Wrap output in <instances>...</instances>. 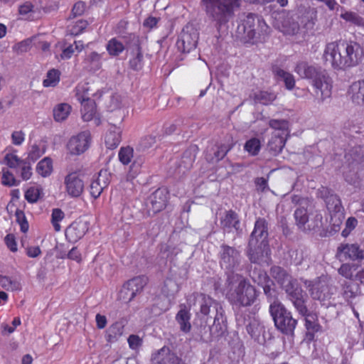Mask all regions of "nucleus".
I'll return each mask as SVG.
<instances>
[{"mask_svg": "<svg viewBox=\"0 0 364 364\" xmlns=\"http://www.w3.org/2000/svg\"><path fill=\"white\" fill-rule=\"evenodd\" d=\"M322 58L335 70L346 71L364 60V46L353 40L339 39L327 43Z\"/></svg>", "mask_w": 364, "mask_h": 364, "instance_id": "f257e3e1", "label": "nucleus"}, {"mask_svg": "<svg viewBox=\"0 0 364 364\" xmlns=\"http://www.w3.org/2000/svg\"><path fill=\"white\" fill-rule=\"evenodd\" d=\"M294 72L300 77L311 80L315 92L321 99L324 100L331 96L333 81L325 70L306 61H300L296 63Z\"/></svg>", "mask_w": 364, "mask_h": 364, "instance_id": "f03ea898", "label": "nucleus"}, {"mask_svg": "<svg viewBox=\"0 0 364 364\" xmlns=\"http://www.w3.org/2000/svg\"><path fill=\"white\" fill-rule=\"evenodd\" d=\"M206 15L215 22L218 31L235 16L240 7V0H202Z\"/></svg>", "mask_w": 364, "mask_h": 364, "instance_id": "7ed1b4c3", "label": "nucleus"}, {"mask_svg": "<svg viewBox=\"0 0 364 364\" xmlns=\"http://www.w3.org/2000/svg\"><path fill=\"white\" fill-rule=\"evenodd\" d=\"M296 224L303 231H311L322 226L323 216L312 204L298 207L294 213Z\"/></svg>", "mask_w": 364, "mask_h": 364, "instance_id": "20e7f679", "label": "nucleus"}, {"mask_svg": "<svg viewBox=\"0 0 364 364\" xmlns=\"http://www.w3.org/2000/svg\"><path fill=\"white\" fill-rule=\"evenodd\" d=\"M257 291L248 279H241L237 285L229 290L227 294L228 300L235 305L247 306L252 305L257 299Z\"/></svg>", "mask_w": 364, "mask_h": 364, "instance_id": "39448f33", "label": "nucleus"}, {"mask_svg": "<svg viewBox=\"0 0 364 364\" xmlns=\"http://www.w3.org/2000/svg\"><path fill=\"white\" fill-rule=\"evenodd\" d=\"M346 159L349 171L344 172L345 179L350 183H355L358 178V172L364 168V146L353 147L346 155Z\"/></svg>", "mask_w": 364, "mask_h": 364, "instance_id": "423d86ee", "label": "nucleus"}, {"mask_svg": "<svg viewBox=\"0 0 364 364\" xmlns=\"http://www.w3.org/2000/svg\"><path fill=\"white\" fill-rule=\"evenodd\" d=\"M305 284L314 299L324 301L330 299L333 294L334 287L331 278L326 275H321L313 281L306 282Z\"/></svg>", "mask_w": 364, "mask_h": 364, "instance_id": "0eeeda50", "label": "nucleus"}, {"mask_svg": "<svg viewBox=\"0 0 364 364\" xmlns=\"http://www.w3.org/2000/svg\"><path fill=\"white\" fill-rule=\"evenodd\" d=\"M244 33L250 40L257 42L262 35L267 33L269 29L266 23L254 14H248L243 21Z\"/></svg>", "mask_w": 364, "mask_h": 364, "instance_id": "6e6552de", "label": "nucleus"}, {"mask_svg": "<svg viewBox=\"0 0 364 364\" xmlns=\"http://www.w3.org/2000/svg\"><path fill=\"white\" fill-rule=\"evenodd\" d=\"M218 258L220 267L230 272H233L240 262V252L235 247L226 244L220 245Z\"/></svg>", "mask_w": 364, "mask_h": 364, "instance_id": "1a4fd4ad", "label": "nucleus"}, {"mask_svg": "<svg viewBox=\"0 0 364 364\" xmlns=\"http://www.w3.org/2000/svg\"><path fill=\"white\" fill-rule=\"evenodd\" d=\"M65 191L70 198L80 197L84 191V181L80 171L69 172L64 178Z\"/></svg>", "mask_w": 364, "mask_h": 364, "instance_id": "9d476101", "label": "nucleus"}, {"mask_svg": "<svg viewBox=\"0 0 364 364\" xmlns=\"http://www.w3.org/2000/svg\"><path fill=\"white\" fill-rule=\"evenodd\" d=\"M91 139V134L89 131L81 132L69 139L67 149L70 154L80 155L87 150Z\"/></svg>", "mask_w": 364, "mask_h": 364, "instance_id": "9b49d317", "label": "nucleus"}, {"mask_svg": "<svg viewBox=\"0 0 364 364\" xmlns=\"http://www.w3.org/2000/svg\"><path fill=\"white\" fill-rule=\"evenodd\" d=\"M337 257L340 260H352L360 262L364 259V250L358 244H341L337 248Z\"/></svg>", "mask_w": 364, "mask_h": 364, "instance_id": "f8f14e48", "label": "nucleus"}, {"mask_svg": "<svg viewBox=\"0 0 364 364\" xmlns=\"http://www.w3.org/2000/svg\"><path fill=\"white\" fill-rule=\"evenodd\" d=\"M274 26L285 35H294L299 28V24L296 22L289 12H282L275 18Z\"/></svg>", "mask_w": 364, "mask_h": 364, "instance_id": "ddd939ff", "label": "nucleus"}, {"mask_svg": "<svg viewBox=\"0 0 364 364\" xmlns=\"http://www.w3.org/2000/svg\"><path fill=\"white\" fill-rule=\"evenodd\" d=\"M200 311L201 315L206 316L207 318H223L225 314V311L219 302L210 297L205 296L200 305Z\"/></svg>", "mask_w": 364, "mask_h": 364, "instance_id": "4468645a", "label": "nucleus"}, {"mask_svg": "<svg viewBox=\"0 0 364 364\" xmlns=\"http://www.w3.org/2000/svg\"><path fill=\"white\" fill-rule=\"evenodd\" d=\"M88 228L87 222L75 220L65 229V237L70 242H76L85 235Z\"/></svg>", "mask_w": 364, "mask_h": 364, "instance_id": "2eb2a0df", "label": "nucleus"}, {"mask_svg": "<svg viewBox=\"0 0 364 364\" xmlns=\"http://www.w3.org/2000/svg\"><path fill=\"white\" fill-rule=\"evenodd\" d=\"M318 194L324 200L330 212L338 213L343 208L340 198L329 188L321 186L318 191Z\"/></svg>", "mask_w": 364, "mask_h": 364, "instance_id": "dca6fc26", "label": "nucleus"}, {"mask_svg": "<svg viewBox=\"0 0 364 364\" xmlns=\"http://www.w3.org/2000/svg\"><path fill=\"white\" fill-rule=\"evenodd\" d=\"M110 183V174L106 170H101L96 179L92 181L90 186V193L91 196L97 199L102 194L103 190Z\"/></svg>", "mask_w": 364, "mask_h": 364, "instance_id": "f3484780", "label": "nucleus"}, {"mask_svg": "<svg viewBox=\"0 0 364 364\" xmlns=\"http://www.w3.org/2000/svg\"><path fill=\"white\" fill-rule=\"evenodd\" d=\"M198 40V34L196 31L190 33L183 29L177 40L176 46L181 52L189 53L196 48Z\"/></svg>", "mask_w": 364, "mask_h": 364, "instance_id": "a211bd4d", "label": "nucleus"}, {"mask_svg": "<svg viewBox=\"0 0 364 364\" xmlns=\"http://www.w3.org/2000/svg\"><path fill=\"white\" fill-rule=\"evenodd\" d=\"M268 223L263 218H258L255 223L253 231L251 233L249 246L257 245L259 240H267Z\"/></svg>", "mask_w": 364, "mask_h": 364, "instance_id": "6ab92c4d", "label": "nucleus"}, {"mask_svg": "<svg viewBox=\"0 0 364 364\" xmlns=\"http://www.w3.org/2000/svg\"><path fill=\"white\" fill-rule=\"evenodd\" d=\"M169 199V191L166 188L156 189L150 196L152 209L154 212H159L167 206Z\"/></svg>", "mask_w": 364, "mask_h": 364, "instance_id": "aec40b11", "label": "nucleus"}, {"mask_svg": "<svg viewBox=\"0 0 364 364\" xmlns=\"http://www.w3.org/2000/svg\"><path fill=\"white\" fill-rule=\"evenodd\" d=\"M269 252L268 240L261 241L257 247L256 245L249 246L248 255L253 263H260L264 257H269Z\"/></svg>", "mask_w": 364, "mask_h": 364, "instance_id": "412c9836", "label": "nucleus"}, {"mask_svg": "<svg viewBox=\"0 0 364 364\" xmlns=\"http://www.w3.org/2000/svg\"><path fill=\"white\" fill-rule=\"evenodd\" d=\"M152 360L155 364H182L181 359L166 346L158 350Z\"/></svg>", "mask_w": 364, "mask_h": 364, "instance_id": "4be33fe9", "label": "nucleus"}, {"mask_svg": "<svg viewBox=\"0 0 364 364\" xmlns=\"http://www.w3.org/2000/svg\"><path fill=\"white\" fill-rule=\"evenodd\" d=\"M220 226L228 232L232 229L238 230L240 226L238 214L232 210L225 211L224 215L220 218Z\"/></svg>", "mask_w": 364, "mask_h": 364, "instance_id": "5701e85b", "label": "nucleus"}, {"mask_svg": "<svg viewBox=\"0 0 364 364\" xmlns=\"http://www.w3.org/2000/svg\"><path fill=\"white\" fill-rule=\"evenodd\" d=\"M287 136L274 132L271 139L268 141L267 149L269 153L274 156L279 155L285 146Z\"/></svg>", "mask_w": 364, "mask_h": 364, "instance_id": "b1692460", "label": "nucleus"}, {"mask_svg": "<svg viewBox=\"0 0 364 364\" xmlns=\"http://www.w3.org/2000/svg\"><path fill=\"white\" fill-rule=\"evenodd\" d=\"M122 141L121 129L117 126H111L105 136V146L109 149H116Z\"/></svg>", "mask_w": 364, "mask_h": 364, "instance_id": "393cba45", "label": "nucleus"}, {"mask_svg": "<svg viewBox=\"0 0 364 364\" xmlns=\"http://www.w3.org/2000/svg\"><path fill=\"white\" fill-rule=\"evenodd\" d=\"M348 95L353 102L364 105V80L353 82L348 88Z\"/></svg>", "mask_w": 364, "mask_h": 364, "instance_id": "a878e982", "label": "nucleus"}, {"mask_svg": "<svg viewBox=\"0 0 364 364\" xmlns=\"http://www.w3.org/2000/svg\"><path fill=\"white\" fill-rule=\"evenodd\" d=\"M360 262H346L341 265L338 272L342 277L349 279V281H353V279H355L356 273L360 270Z\"/></svg>", "mask_w": 364, "mask_h": 364, "instance_id": "bb28decb", "label": "nucleus"}, {"mask_svg": "<svg viewBox=\"0 0 364 364\" xmlns=\"http://www.w3.org/2000/svg\"><path fill=\"white\" fill-rule=\"evenodd\" d=\"M360 293V287L354 281H345L341 284V294L346 301L355 298Z\"/></svg>", "mask_w": 364, "mask_h": 364, "instance_id": "cd10ccee", "label": "nucleus"}, {"mask_svg": "<svg viewBox=\"0 0 364 364\" xmlns=\"http://www.w3.org/2000/svg\"><path fill=\"white\" fill-rule=\"evenodd\" d=\"M269 313L272 318H293L291 312L279 301L270 304Z\"/></svg>", "mask_w": 364, "mask_h": 364, "instance_id": "c85d7f7f", "label": "nucleus"}, {"mask_svg": "<svg viewBox=\"0 0 364 364\" xmlns=\"http://www.w3.org/2000/svg\"><path fill=\"white\" fill-rule=\"evenodd\" d=\"M282 289H284L291 301L304 296V291L297 280L295 279L292 278Z\"/></svg>", "mask_w": 364, "mask_h": 364, "instance_id": "c756f323", "label": "nucleus"}, {"mask_svg": "<svg viewBox=\"0 0 364 364\" xmlns=\"http://www.w3.org/2000/svg\"><path fill=\"white\" fill-rule=\"evenodd\" d=\"M125 282L127 283V287H129L131 290L134 291L136 296L142 292L144 287L147 285L149 282V277L146 275H139Z\"/></svg>", "mask_w": 364, "mask_h": 364, "instance_id": "7c9ffc66", "label": "nucleus"}, {"mask_svg": "<svg viewBox=\"0 0 364 364\" xmlns=\"http://www.w3.org/2000/svg\"><path fill=\"white\" fill-rule=\"evenodd\" d=\"M215 146L216 149L214 150L213 156L208 154L205 156V159L208 162H218L224 159L227 154L232 149L233 145L220 144H217Z\"/></svg>", "mask_w": 364, "mask_h": 364, "instance_id": "2f4dec72", "label": "nucleus"}, {"mask_svg": "<svg viewBox=\"0 0 364 364\" xmlns=\"http://www.w3.org/2000/svg\"><path fill=\"white\" fill-rule=\"evenodd\" d=\"M270 274L282 288L292 279V277L279 266L272 267Z\"/></svg>", "mask_w": 364, "mask_h": 364, "instance_id": "473e14b6", "label": "nucleus"}, {"mask_svg": "<svg viewBox=\"0 0 364 364\" xmlns=\"http://www.w3.org/2000/svg\"><path fill=\"white\" fill-rule=\"evenodd\" d=\"M82 118L85 122L92 119L96 113V103L94 100L90 99L80 102Z\"/></svg>", "mask_w": 364, "mask_h": 364, "instance_id": "72a5a7b5", "label": "nucleus"}, {"mask_svg": "<svg viewBox=\"0 0 364 364\" xmlns=\"http://www.w3.org/2000/svg\"><path fill=\"white\" fill-rule=\"evenodd\" d=\"M124 324L119 321H115L106 331V340L109 343H114L123 334Z\"/></svg>", "mask_w": 364, "mask_h": 364, "instance_id": "f704fd0d", "label": "nucleus"}, {"mask_svg": "<svg viewBox=\"0 0 364 364\" xmlns=\"http://www.w3.org/2000/svg\"><path fill=\"white\" fill-rule=\"evenodd\" d=\"M273 73L279 78L282 79L285 85V87L291 90L295 86V79L292 74L287 72L278 67L272 69Z\"/></svg>", "mask_w": 364, "mask_h": 364, "instance_id": "c9c22d12", "label": "nucleus"}, {"mask_svg": "<svg viewBox=\"0 0 364 364\" xmlns=\"http://www.w3.org/2000/svg\"><path fill=\"white\" fill-rule=\"evenodd\" d=\"M61 73L59 70L52 68L46 74V78L43 80L44 87H56L60 80Z\"/></svg>", "mask_w": 364, "mask_h": 364, "instance_id": "e433bc0d", "label": "nucleus"}, {"mask_svg": "<svg viewBox=\"0 0 364 364\" xmlns=\"http://www.w3.org/2000/svg\"><path fill=\"white\" fill-rule=\"evenodd\" d=\"M277 328L282 333L293 334L297 320H273Z\"/></svg>", "mask_w": 364, "mask_h": 364, "instance_id": "4c0bfd02", "label": "nucleus"}, {"mask_svg": "<svg viewBox=\"0 0 364 364\" xmlns=\"http://www.w3.org/2000/svg\"><path fill=\"white\" fill-rule=\"evenodd\" d=\"M125 49V47L122 42L119 41L117 38H112L108 41L106 45V50L109 55L118 56Z\"/></svg>", "mask_w": 364, "mask_h": 364, "instance_id": "58836bf2", "label": "nucleus"}, {"mask_svg": "<svg viewBox=\"0 0 364 364\" xmlns=\"http://www.w3.org/2000/svg\"><path fill=\"white\" fill-rule=\"evenodd\" d=\"M0 286L6 290L11 291H21L22 289L19 280L2 275H0Z\"/></svg>", "mask_w": 364, "mask_h": 364, "instance_id": "ea45409f", "label": "nucleus"}, {"mask_svg": "<svg viewBox=\"0 0 364 364\" xmlns=\"http://www.w3.org/2000/svg\"><path fill=\"white\" fill-rule=\"evenodd\" d=\"M72 107L67 103H60L53 109V117L55 121L65 120L71 112Z\"/></svg>", "mask_w": 364, "mask_h": 364, "instance_id": "a19ab883", "label": "nucleus"}, {"mask_svg": "<svg viewBox=\"0 0 364 364\" xmlns=\"http://www.w3.org/2000/svg\"><path fill=\"white\" fill-rule=\"evenodd\" d=\"M269 126L274 129V132L284 136L289 134V121L287 119H272L269 121Z\"/></svg>", "mask_w": 364, "mask_h": 364, "instance_id": "79ce46f5", "label": "nucleus"}, {"mask_svg": "<svg viewBox=\"0 0 364 364\" xmlns=\"http://www.w3.org/2000/svg\"><path fill=\"white\" fill-rule=\"evenodd\" d=\"M37 173L43 177H47L53 172V161L48 157L41 160L36 166Z\"/></svg>", "mask_w": 364, "mask_h": 364, "instance_id": "37998d69", "label": "nucleus"}, {"mask_svg": "<svg viewBox=\"0 0 364 364\" xmlns=\"http://www.w3.org/2000/svg\"><path fill=\"white\" fill-rule=\"evenodd\" d=\"M88 22L85 20H77L68 27V34L72 36H77L82 34L87 27Z\"/></svg>", "mask_w": 364, "mask_h": 364, "instance_id": "c03bdc74", "label": "nucleus"}, {"mask_svg": "<svg viewBox=\"0 0 364 364\" xmlns=\"http://www.w3.org/2000/svg\"><path fill=\"white\" fill-rule=\"evenodd\" d=\"M135 297V293L132 291L129 287H127V283L124 282L117 293V300L127 304Z\"/></svg>", "mask_w": 364, "mask_h": 364, "instance_id": "a18cd8bd", "label": "nucleus"}, {"mask_svg": "<svg viewBox=\"0 0 364 364\" xmlns=\"http://www.w3.org/2000/svg\"><path fill=\"white\" fill-rule=\"evenodd\" d=\"M318 320H305V326L306 328V338L309 341L314 340L315 333L320 331L321 326L318 322Z\"/></svg>", "mask_w": 364, "mask_h": 364, "instance_id": "49530a36", "label": "nucleus"}, {"mask_svg": "<svg viewBox=\"0 0 364 364\" xmlns=\"http://www.w3.org/2000/svg\"><path fill=\"white\" fill-rule=\"evenodd\" d=\"M244 149L252 156H257L261 149L260 140L255 137L250 139L245 142Z\"/></svg>", "mask_w": 364, "mask_h": 364, "instance_id": "de8ad7c7", "label": "nucleus"}, {"mask_svg": "<svg viewBox=\"0 0 364 364\" xmlns=\"http://www.w3.org/2000/svg\"><path fill=\"white\" fill-rule=\"evenodd\" d=\"M104 53H98L95 51L91 52L85 58V63L92 69L99 70L102 66V55Z\"/></svg>", "mask_w": 364, "mask_h": 364, "instance_id": "09e8293b", "label": "nucleus"}, {"mask_svg": "<svg viewBox=\"0 0 364 364\" xmlns=\"http://www.w3.org/2000/svg\"><path fill=\"white\" fill-rule=\"evenodd\" d=\"M90 91V89L88 83H79L75 87V96L77 100L80 102L91 99L90 97L91 95Z\"/></svg>", "mask_w": 364, "mask_h": 364, "instance_id": "8fccbe9b", "label": "nucleus"}, {"mask_svg": "<svg viewBox=\"0 0 364 364\" xmlns=\"http://www.w3.org/2000/svg\"><path fill=\"white\" fill-rule=\"evenodd\" d=\"M277 99V95L272 92L259 91L255 95V100L262 105H268Z\"/></svg>", "mask_w": 364, "mask_h": 364, "instance_id": "3c124183", "label": "nucleus"}, {"mask_svg": "<svg viewBox=\"0 0 364 364\" xmlns=\"http://www.w3.org/2000/svg\"><path fill=\"white\" fill-rule=\"evenodd\" d=\"M64 212L58 208H53L51 213L50 223L55 232H58L61 230L60 223L65 218Z\"/></svg>", "mask_w": 364, "mask_h": 364, "instance_id": "603ef678", "label": "nucleus"}, {"mask_svg": "<svg viewBox=\"0 0 364 364\" xmlns=\"http://www.w3.org/2000/svg\"><path fill=\"white\" fill-rule=\"evenodd\" d=\"M246 328L250 336L255 340L258 339L261 333L264 331V326L261 325L259 320H251L247 325Z\"/></svg>", "mask_w": 364, "mask_h": 364, "instance_id": "864d4df0", "label": "nucleus"}, {"mask_svg": "<svg viewBox=\"0 0 364 364\" xmlns=\"http://www.w3.org/2000/svg\"><path fill=\"white\" fill-rule=\"evenodd\" d=\"M134 156V149L129 146L120 148L118 154L119 161L124 165H128Z\"/></svg>", "mask_w": 364, "mask_h": 364, "instance_id": "5fc2aeb1", "label": "nucleus"}, {"mask_svg": "<svg viewBox=\"0 0 364 364\" xmlns=\"http://www.w3.org/2000/svg\"><path fill=\"white\" fill-rule=\"evenodd\" d=\"M294 304V307L298 311L299 314L304 317L305 318H307L309 317H313L314 314L313 313L310 312L306 304L305 301L304 299V296L301 298H298L296 299H294L291 301Z\"/></svg>", "mask_w": 364, "mask_h": 364, "instance_id": "6e6d98bb", "label": "nucleus"}, {"mask_svg": "<svg viewBox=\"0 0 364 364\" xmlns=\"http://www.w3.org/2000/svg\"><path fill=\"white\" fill-rule=\"evenodd\" d=\"M341 18L358 26L364 24V19L355 12L345 11L341 14Z\"/></svg>", "mask_w": 364, "mask_h": 364, "instance_id": "4d7b16f0", "label": "nucleus"}, {"mask_svg": "<svg viewBox=\"0 0 364 364\" xmlns=\"http://www.w3.org/2000/svg\"><path fill=\"white\" fill-rule=\"evenodd\" d=\"M1 183L8 187L18 186L20 181H18L14 174L7 168H3L1 171Z\"/></svg>", "mask_w": 364, "mask_h": 364, "instance_id": "13d9d810", "label": "nucleus"}, {"mask_svg": "<svg viewBox=\"0 0 364 364\" xmlns=\"http://www.w3.org/2000/svg\"><path fill=\"white\" fill-rule=\"evenodd\" d=\"M42 193V188L31 186L25 192V199L30 203H34L38 200Z\"/></svg>", "mask_w": 364, "mask_h": 364, "instance_id": "bf43d9fd", "label": "nucleus"}, {"mask_svg": "<svg viewBox=\"0 0 364 364\" xmlns=\"http://www.w3.org/2000/svg\"><path fill=\"white\" fill-rule=\"evenodd\" d=\"M161 291L166 296L173 294L175 291H178L176 282L171 278H166L164 282Z\"/></svg>", "mask_w": 364, "mask_h": 364, "instance_id": "052dcab7", "label": "nucleus"}, {"mask_svg": "<svg viewBox=\"0 0 364 364\" xmlns=\"http://www.w3.org/2000/svg\"><path fill=\"white\" fill-rule=\"evenodd\" d=\"M129 66L134 70H139L143 67V53L140 47L137 48L136 56L129 60Z\"/></svg>", "mask_w": 364, "mask_h": 364, "instance_id": "680f3d73", "label": "nucleus"}, {"mask_svg": "<svg viewBox=\"0 0 364 364\" xmlns=\"http://www.w3.org/2000/svg\"><path fill=\"white\" fill-rule=\"evenodd\" d=\"M45 153V149L38 144H33L31 146L28 153V159L36 161Z\"/></svg>", "mask_w": 364, "mask_h": 364, "instance_id": "e2e57ef3", "label": "nucleus"}, {"mask_svg": "<svg viewBox=\"0 0 364 364\" xmlns=\"http://www.w3.org/2000/svg\"><path fill=\"white\" fill-rule=\"evenodd\" d=\"M16 222L19 224L21 232H26L28 230V223L23 210L17 209L15 213Z\"/></svg>", "mask_w": 364, "mask_h": 364, "instance_id": "0e129e2a", "label": "nucleus"}, {"mask_svg": "<svg viewBox=\"0 0 364 364\" xmlns=\"http://www.w3.org/2000/svg\"><path fill=\"white\" fill-rule=\"evenodd\" d=\"M4 161L6 165L10 168H16L23 161L13 153L6 154L4 156Z\"/></svg>", "mask_w": 364, "mask_h": 364, "instance_id": "69168bd1", "label": "nucleus"}, {"mask_svg": "<svg viewBox=\"0 0 364 364\" xmlns=\"http://www.w3.org/2000/svg\"><path fill=\"white\" fill-rule=\"evenodd\" d=\"M19 166H21V177L23 181H28L32 176V168L31 165L26 162L23 161Z\"/></svg>", "mask_w": 364, "mask_h": 364, "instance_id": "338daca9", "label": "nucleus"}, {"mask_svg": "<svg viewBox=\"0 0 364 364\" xmlns=\"http://www.w3.org/2000/svg\"><path fill=\"white\" fill-rule=\"evenodd\" d=\"M156 141V136L152 135L145 136L140 140L139 146L142 149H149L151 147Z\"/></svg>", "mask_w": 364, "mask_h": 364, "instance_id": "774afa93", "label": "nucleus"}]
</instances>
